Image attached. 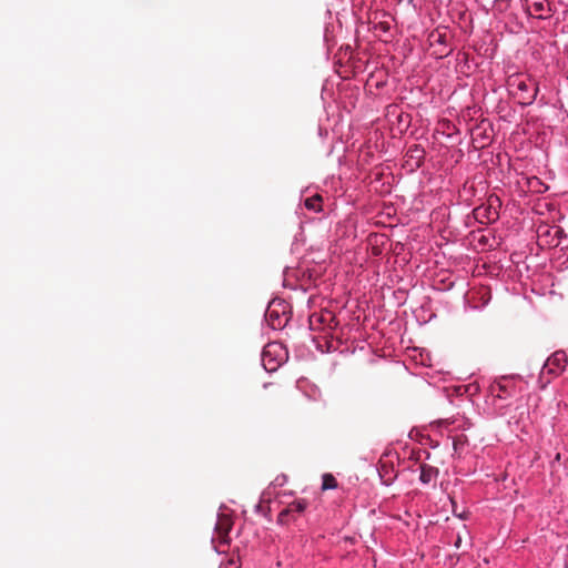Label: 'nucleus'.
Here are the masks:
<instances>
[{
  "label": "nucleus",
  "instance_id": "423d86ee",
  "mask_svg": "<svg viewBox=\"0 0 568 568\" xmlns=\"http://www.w3.org/2000/svg\"><path fill=\"white\" fill-rule=\"evenodd\" d=\"M531 8L534 9L535 13L538 14L541 19H547L550 17V9L548 8V4H545L542 0H536L531 3Z\"/></svg>",
  "mask_w": 568,
  "mask_h": 568
},
{
  "label": "nucleus",
  "instance_id": "20e7f679",
  "mask_svg": "<svg viewBox=\"0 0 568 568\" xmlns=\"http://www.w3.org/2000/svg\"><path fill=\"white\" fill-rule=\"evenodd\" d=\"M284 390L277 383L264 384L263 399L268 404L277 403L283 397Z\"/></svg>",
  "mask_w": 568,
  "mask_h": 568
},
{
  "label": "nucleus",
  "instance_id": "1a4fd4ad",
  "mask_svg": "<svg viewBox=\"0 0 568 568\" xmlns=\"http://www.w3.org/2000/svg\"><path fill=\"white\" fill-rule=\"evenodd\" d=\"M306 508V501L304 500H296L288 505V508L281 513V516H283L285 513H303Z\"/></svg>",
  "mask_w": 568,
  "mask_h": 568
},
{
  "label": "nucleus",
  "instance_id": "6e6552de",
  "mask_svg": "<svg viewBox=\"0 0 568 568\" xmlns=\"http://www.w3.org/2000/svg\"><path fill=\"white\" fill-rule=\"evenodd\" d=\"M306 209L318 212L322 210V196L316 194L307 197L304 202Z\"/></svg>",
  "mask_w": 568,
  "mask_h": 568
},
{
  "label": "nucleus",
  "instance_id": "dca6fc26",
  "mask_svg": "<svg viewBox=\"0 0 568 568\" xmlns=\"http://www.w3.org/2000/svg\"><path fill=\"white\" fill-rule=\"evenodd\" d=\"M265 368H266V369H268V371H273V369H275V367H274V366H271V367H266V366H265Z\"/></svg>",
  "mask_w": 568,
  "mask_h": 568
},
{
  "label": "nucleus",
  "instance_id": "f03ea898",
  "mask_svg": "<svg viewBox=\"0 0 568 568\" xmlns=\"http://www.w3.org/2000/svg\"><path fill=\"white\" fill-rule=\"evenodd\" d=\"M568 362V357L564 351L555 352L545 363L542 372L547 371L549 374H558L561 372Z\"/></svg>",
  "mask_w": 568,
  "mask_h": 568
},
{
  "label": "nucleus",
  "instance_id": "ddd939ff",
  "mask_svg": "<svg viewBox=\"0 0 568 568\" xmlns=\"http://www.w3.org/2000/svg\"><path fill=\"white\" fill-rule=\"evenodd\" d=\"M462 542H463L462 536H460V535H458V536H457V538H456V540H455V542H454V546H455L456 548H460V547H462Z\"/></svg>",
  "mask_w": 568,
  "mask_h": 568
},
{
  "label": "nucleus",
  "instance_id": "7ed1b4c3",
  "mask_svg": "<svg viewBox=\"0 0 568 568\" xmlns=\"http://www.w3.org/2000/svg\"><path fill=\"white\" fill-rule=\"evenodd\" d=\"M233 523L227 515H220L217 517V521L215 524V531L220 539L221 544L227 545L230 542V531L232 529Z\"/></svg>",
  "mask_w": 568,
  "mask_h": 568
},
{
  "label": "nucleus",
  "instance_id": "f257e3e1",
  "mask_svg": "<svg viewBox=\"0 0 568 568\" xmlns=\"http://www.w3.org/2000/svg\"><path fill=\"white\" fill-rule=\"evenodd\" d=\"M508 85L514 90V94L518 97L521 104H531L538 93L537 84L529 79H521L520 77H511L508 80Z\"/></svg>",
  "mask_w": 568,
  "mask_h": 568
},
{
  "label": "nucleus",
  "instance_id": "9b49d317",
  "mask_svg": "<svg viewBox=\"0 0 568 568\" xmlns=\"http://www.w3.org/2000/svg\"><path fill=\"white\" fill-rule=\"evenodd\" d=\"M429 39L432 43L445 44L447 41V36L445 32H440L438 30L430 33Z\"/></svg>",
  "mask_w": 568,
  "mask_h": 568
},
{
  "label": "nucleus",
  "instance_id": "2eb2a0df",
  "mask_svg": "<svg viewBox=\"0 0 568 568\" xmlns=\"http://www.w3.org/2000/svg\"><path fill=\"white\" fill-rule=\"evenodd\" d=\"M562 231L558 227L555 229V235L561 236Z\"/></svg>",
  "mask_w": 568,
  "mask_h": 568
},
{
  "label": "nucleus",
  "instance_id": "4468645a",
  "mask_svg": "<svg viewBox=\"0 0 568 568\" xmlns=\"http://www.w3.org/2000/svg\"><path fill=\"white\" fill-rule=\"evenodd\" d=\"M506 390V388L504 386H499V393L497 394L498 397L503 398L504 397V392Z\"/></svg>",
  "mask_w": 568,
  "mask_h": 568
},
{
  "label": "nucleus",
  "instance_id": "f8f14e48",
  "mask_svg": "<svg viewBox=\"0 0 568 568\" xmlns=\"http://www.w3.org/2000/svg\"><path fill=\"white\" fill-rule=\"evenodd\" d=\"M276 345L274 344H268L264 351H263V361H265V358L272 353V348L275 347Z\"/></svg>",
  "mask_w": 568,
  "mask_h": 568
},
{
  "label": "nucleus",
  "instance_id": "39448f33",
  "mask_svg": "<svg viewBox=\"0 0 568 568\" xmlns=\"http://www.w3.org/2000/svg\"><path fill=\"white\" fill-rule=\"evenodd\" d=\"M438 476V469L427 464L420 465V476L419 479L423 484H429Z\"/></svg>",
  "mask_w": 568,
  "mask_h": 568
},
{
  "label": "nucleus",
  "instance_id": "9d476101",
  "mask_svg": "<svg viewBox=\"0 0 568 568\" xmlns=\"http://www.w3.org/2000/svg\"><path fill=\"white\" fill-rule=\"evenodd\" d=\"M337 487V480L332 474H324L323 475V483H322V489H334Z\"/></svg>",
  "mask_w": 568,
  "mask_h": 568
},
{
  "label": "nucleus",
  "instance_id": "0eeeda50",
  "mask_svg": "<svg viewBox=\"0 0 568 568\" xmlns=\"http://www.w3.org/2000/svg\"><path fill=\"white\" fill-rule=\"evenodd\" d=\"M379 476L385 485H390L396 478L393 468L388 467L385 463L381 466Z\"/></svg>",
  "mask_w": 568,
  "mask_h": 568
}]
</instances>
